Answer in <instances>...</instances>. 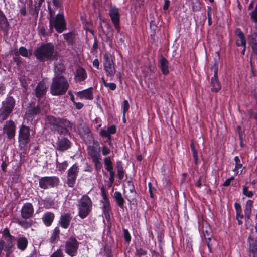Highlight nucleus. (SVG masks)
<instances>
[{"label":"nucleus","instance_id":"obj_1","mask_svg":"<svg viewBox=\"0 0 257 257\" xmlns=\"http://www.w3.org/2000/svg\"><path fill=\"white\" fill-rule=\"evenodd\" d=\"M36 57L41 61L53 60L57 59V54L51 43L44 44L38 48L34 52Z\"/></svg>","mask_w":257,"mask_h":257},{"label":"nucleus","instance_id":"obj_2","mask_svg":"<svg viewBox=\"0 0 257 257\" xmlns=\"http://www.w3.org/2000/svg\"><path fill=\"white\" fill-rule=\"evenodd\" d=\"M46 121L50 124L51 129L57 131L60 134H67L68 132V128L72 127L71 123L66 119L56 118L53 116H48Z\"/></svg>","mask_w":257,"mask_h":257},{"label":"nucleus","instance_id":"obj_3","mask_svg":"<svg viewBox=\"0 0 257 257\" xmlns=\"http://www.w3.org/2000/svg\"><path fill=\"white\" fill-rule=\"evenodd\" d=\"M68 86V83L64 77L57 76L53 78L50 92L53 95H61L66 92Z\"/></svg>","mask_w":257,"mask_h":257},{"label":"nucleus","instance_id":"obj_4","mask_svg":"<svg viewBox=\"0 0 257 257\" xmlns=\"http://www.w3.org/2000/svg\"><path fill=\"white\" fill-rule=\"evenodd\" d=\"M92 207V203L90 198L87 195H83L78 204L79 216L82 219L86 217L91 212Z\"/></svg>","mask_w":257,"mask_h":257},{"label":"nucleus","instance_id":"obj_5","mask_svg":"<svg viewBox=\"0 0 257 257\" xmlns=\"http://www.w3.org/2000/svg\"><path fill=\"white\" fill-rule=\"evenodd\" d=\"M50 28L52 29L54 28L58 33H62L66 29V24L63 15L60 13L54 17L51 11H50Z\"/></svg>","mask_w":257,"mask_h":257},{"label":"nucleus","instance_id":"obj_6","mask_svg":"<svg viewBox=\"0 0 257 257\" xmlns=\"http://www.w3.org/2000/svg\"><path fill=\"white\" fill-rule=\"evenodd\" d=\"M15 106V101L12 97H9L2 102L0 108V118L2 120H5L12 112Z\"/></svg>","mask_w":257,"mask_h":257},{"label":"nucleus","instance_id":"obj_7","mask_svg":"<svg viewBox=\"0 0 257 257\" xmlns=\"http://www.w3.org/2000/svg\"><path fill=\"white\" fill-rule=\"evenodd\" d=\"M79 246V243L73 237H70L66 242L65 252L71 257L76 255Z\"/></svg>","mask_w":257,"mask_h":257},{"label":"nucleus","instance_id":"obj_8","mask_svg":"<svg viewBox=\"0 0 257 257\" xmlns=\"http://www.w3.org/2000/svg\"><path fill=\"white\" fill-rule=\"evenodd\" d=\"M104 69L108 77H113L115 74L114 64L111 56H104Z\"/></svg>","mask_w":257,"mask_h":257},{"label":"nucleus","instance_id":"obj_9","mask_svg":"<svg viewBox=\"0 0 257 257\" xmlns=\"http://www.w3.org/2000/svg\"><path fill=\"white\" fill-rule=\"evenodd\" d=\"M58 179L56 177H45L39 181V186L43 189L54 187L58 183Z\"/></svg>","mask_w":257,"mask_h":257},{"label":"nucleus","instance_id":"obj_10","mask_svg":"<svg viewBox=\"0 0 257 257\" xmlns=\"http://www.w3.org/2000/svg\"><path fill=\"white\" fill-rule=\"evenodd\" d=\"M30 140V129L28 127L23 125L19 132V141L20 143L24 145L27 144Z\"/></svg>","mask_w":257,"mask_h":257},{"label":"nucleus","instance_id":"obj_11","mask_svg":"<svg viewBox=\"0 0 257 257\" xmlns=\"http://www.w3.org/2000/svg\"><path fill=\"white\" fill-rule=\"evenodd\" d=\"M78 170V166L74 165L68 171L67 183L70 187L74 186Z\"/></svg>","mask_w":257,"mask_h":257},{"label":"nucleus","instance_id":"obj_12","mask_svg":"<svg viewBox=\"0 0 257 257\" xmlns=\"http://www.w3.org/2000/svg\"><path fill=\"white\" fill-rule=\"evenodd\" d=\"M21 216L24 219H28L32 217L34 214V208L30 203H26L23 205L21 210Z\"/></svg>","mask_w":257,"mask_h":257},{"label":"nucleus","instance_id":"obj_13","mask_svg":"<svg viewBox=\"0 0 257 257\" xmlns=\"http://www.w3.org/2000/svg\"><path fill=\"white\" fill-rule=\"evenodd\" d=\"M4 131L9 139L13 138L15 135L16 125L12 121H7L4 127Z\"/></svg>","mask_w":257,"mask_h":257},{"label":"nucleus","instance_id":"obj_14","mask_svg":"<svg viewBox=\"0 0 257 257\" xmlns=\"http://www.w3.org/2000/svg\"><path fill=\"white\" fill-rule=\"evenodd\" d=\"M211 86L213 92H217L221 89V86L218 79L217 69H215L214 76L212 77Z\"/></svg>","mask_w":257,"mask_h":257},{"label":"nucleus","instance_id":"obj_15","mask_svg":"<svg viewBox=\"0 0 257 257\" xmlns=\"http://www.w3.org/2000/svg\"><path fill=\"white\" fill-rule=\"evenodd\" d=\"M110 16L111 20L116 29L119 28V15L118 9L116 8H112L110 11Z\"/></svg>","mask_w":257,"mask_h":257},{"label":"nucleus","instance_id":"obj_16","mask_svg":"<svg viewBox=\"0 0 257 257\" xmlns=\"http://www.w3.org/2000/svg\"><path fill=\"white\" fill-rule=\"evenodd\" d=\"M77 96L80 99L91 100L93 99L92 88H89L84 90L77 92Z\"/></svg>","mask_w":257,"mask_h":257},{"label":"nucleus","instance_id":"obj_17","mask_svg":"<svg viewBox=\"0 0 257 257\" xmlns=\"http://www.w3.org/2000/svg\"><path fill=\"white\" fill-rule=\"evenodd\" d=\"M235 33L237 35L236 45L238 46L245 47L246 46V40L242 32L239 29L236 30Z\"/></svg>","mask_w":257,"mask_h":257},{"label":"nucleus","instance_id":"obj_18","mask_svg":"<svg viewBox=\"0 0 257 257\" xmlns=\"http://www.w3.org/2000/svg\"><path fill=\"white\" fill-rule=\"evenodd\" d=\"M9 23L4 13L0 11V30L7 32L9 29Z\"/></svg>","mask_w":257,"mask_h":257},{"label":"nucleus","instance_id":"obj_19","mask_svg":"<svg viewBox=\"0 0 257 257\" xmlns=\"http://www.w3.org/2000/svg\"><path fill=\"white\" fill-rule=\"evenodd\" d=\"M116 132V127L114 125H111L107 130H101L100 134L102 137H106L108 140L111 139V135L114 134Z\"/></svg>","mask_w":257,"mask_h":257},{"label":"nucleus","instance_id":"obj_20","mask_svg":"<svg viewBox=\"0 0 257 257\" xmlns=\"http://www.w3.org/2000/svg\"><path fill=\"white\" fill-rule=\"evenodd\" d=\"M160 67L162 72L163 74L166 75L169 73L170 67L169 66V62L164 57H162L160 60Z\"/></svg>","mask_w":257,"mask_h":257},{"label":"nucleus","instance_id":"obj_21","mask_svg":"<svg viewBox=\"0 0 257 257\" xmlns=\"http://www.w3.org/2000/svg\"><path fill=\"white\" fill-rule=\"evenodd\" d=\"M70 146L69 141L66 138H62L58 142L57 149L60 151L67 150Z\"/></svg>","mask_w":257,"mask_h":257},{"label":"nucleus","instance_id":"obj_22","mask_svg":"<svg viewBox=\"0 0 257 257\" xmlns=\"http://www.w3.org/2000/svg\"><path fill=\"white\" fill-rule=\"evenodd\" d=\"M71 217L69 213H65L61 215L59 223L62 227L67 228L69 225Z\"/></svg>","mask_w":257,"mask_h":257},{"label":"nucleus","instance_id":"obj_23","mask_svg":"<svg viewBox=\"0 0 257 257\" xmlns=\"http://www.w3.org/2000/svg\"><path fill=\"white\" fill-rule=\"evenodd\" d=\"M46 92V87L44 82H40L36 88L35 95L37 97H42Z\"/></svg>","mask_w":257,"mask_h":257},{"label":"nucleus","instance_id":"obj_24","mask_svg":"<svg viewBox=\"0 0 257 257\" xmlns=\"http://www.w3.org/2000/svg\"><path fill=\"white\" fill-rule=\"evenodd\" d=\"M253 203V202L252 200H248L246 203L244 209V217L246 221L249 220L250 217Z\"/></svg>","mask_w":257,"mask_h":257},{"label":"nucleus","instance_id":"obj_25","mask_svg":"<svg viewBox=\"0 0 257 257\" xmlns=\"http://www.w3.org/2000/svg\"><path fill=\"white\" fill-rule=\"evenodd\" d=\"M102 194L103 196V200L101 201V202L103 204V210L105 215H106L108 214L110 210V203L104 190H102Z\"/></svg>","mask_w":257,"mask_h":257},{"label":"nucleus","instance_id":"obj_26","mask_svg":"<svg viewBox=\"0 0 257 257\" xmlns=\"http://www.w3.org/2000/svg\"><path fill=\"white\" fill-rule=\"evenodd\" d=\"M87 77L85 70L82 68H80L76 71L75 74V79L77 81H82L84 80Z\"/></svg>","mask_w":257,"mask_h":257},{"label":"nucleus","instance_id":"obj_27","mask_svg":"<svg viewBox=\"0 0 257 257\" xmlns=\"http://www.w3.org/2000/svg\"><path fill=\"white\" fill-rule=\"evenodd\" d=\"M54 215L51 212H47L45 213L42 217L44 223L46 226H49L51 224L54 219Z\"/></svg>","mask_w":257,"mask_h":257},{"label":"nucleus","instance_id":"obj_28","mask_svg":"<svg viewBox=\"0 0 257 257\" xmlns=\"http://www.w3.org/2000/svg\"><path fill=\"white\" fill-rule=\"evenodd\" d=\"M249 44L253 52L257 54V36L255 34L249 36Z\"/></svg>","mask_w":257,"mask_h":257},{"label":"nucleus","instance_id":"obj_29","mask_svg":"<svg viewBox=\"0 0 257 257\" xmlns=\"http://www.w3.org/2000/svg\"><path fill=\"white\" fill-rule=\"evenodd\" d=\"M234 207L236 212V219L238 222V224L241 225L242 224V221L241 220L243 218V215L242 214V209L241 205L237 203L234 204Z\"/></svg>","mask_w":257,"mask_h":257},{"label":"nucleus","instance_id":"obj_30","mask_svg":"<svg viewBox=\"0 0 257 257\" xmlns=\"http://www.w3.org/2000/svg\"><path fill=\"white\" fill-rule=\"evenodd\" d=\"M13 239H14L13 236L11 237L10 238L9 237V238H5V239L6 240V243L5 242V244H4V246H5L4 250L5 251H6L7 255L9 253H10V252H11L12 248L13 247Z\"/></svg>","mask_w":257,"mask_h":257},{"label":"nucleus","instance_id":"obj_31","mask_svg":"<svg viewBox=\"0 0 257 257\" xmlns=\"http://www.w3.org/2000/svg\"><path fill=\"white\" fill-rule=\"evenodd\" d=\"M17 245L18 248L22 251H24L28 245V240L24 237H21L17 240Z\"/></svg>","mask_w":257,"mask_h":257},{"label":"nucleus","instance_id":"obj_32","mask_svg":"<svg viewBox=\"0 0 257 257\" xmlns=\"http://www.w3.org/2000/svg\"><path fill=\"white\" fill-rule=\"evenodd\" d=\"M114 197L117 205L121 208L123 207L124 200L122 196L121 193L120 192L116 191L114 193Z\"/></svg>","mask_w":257,"mask_h":257},{"label":"nucleus","instance_id":"obj_33","mask_svg":"<svg viewBox=\"0 0 257 257\" xmlns=\"http://www.w3.org/2000/svg\"><path fill=\"white\" fill-rule=\"evenodd\" d=\"M63 36L69 44H72L75 39V35L71 32L64 34Z\"/></svg>","mask_w":257,"mask_h":257},{"label":"nucleus","instance_id":"obj_34","mask_svg":"<svg viewBox=\"0 0 257 257\" xmlns=\"http://www.w3.org/2000/svg\"><path fill=\"white\" fill-rule=\"evenodd\" d=\"M17 223L21 227L24 228H27L31 226L33 221L31 220H19L17 221Z\"/></svg>","mask_w":257,"mask_h":257},{"label":"nucleus","instance_id":"obj_35","mask_svg":"<svg viewBox=\"0 0 257 257\" xmlns=\"http://www.w3.org/2000/svg\"><path fill=\"white\" fill-rule=\"evenodd\" d=\"M60 230L58 228L56 227L54 229L53 234L50 238V241L54 243L59 238Z\"/></svg>","mask_w":257,"mask_h":257},{"label":"nucleus","instance_id":"obj_36","mask_svg":"<svg viewBox=\"0 0 257 257\" xmlns=\"http://www.w3.org/2000/svg\"><path fill=\"white\" fill-rule=\"evenodd\" d=\"M104 165L106 169L109 172L113 170L112 163L109 157L104 159Z\"/></svg>","mask_w":257,"mask_h":257},{"label":"nucleus","instance_id":"obj_37","mask_svg":"<svg viewBox=\"0 0 257 257\" xmlns=\"http://www.w3.org/2000/svg\"><path fill=\"white\" fill-rule=\"evenodd\" d=\"M88 153L92 157V160L101 157L99 153L93 148H89Z\"/></svg>","mask_w":257,"mask_h":257},{"label":"nucleus","instance_id":"obj_38","mask_svg":"<svg viewBox=\"0 0 257 257\" xmlns=\"http://www.w3.org/2000/svg\"><path fill=\"white\" fill-rule=\"evenodd\" d=\"M101 159V158L100 157L96 159L95 158V159L92 160L94 164L95 169L98 172L102 168V165L100 162Z\"/></svg>","mask_w":257,"mask_h":257},{"label":"nucleus","instance_id":"obj_39","mask_svg":"<svg viewBox=\"0 0 257 257\" xmlns=\"http://www.w3.org/2000/svg\"><path fill=\"white\" fill-rule=\"evenodd\" d=\"M19 53L21 56H22L23 57H29V53H28V50L24 47H21L19 48Z\"/></svg>","mask_w":257,"mask_h":257},{"label":"nucleus","instance_id":"obj_40","mask_svg":"<svg viewBox=\"0 0 257 257\" xmlns=\"http://www.w3.org/2000/svg\"><path fill=\"white\" fill-rule=\"evenodd\" d=\"M191 151H192L193 156L194 159L195 160V163H197V161H198L197 152V151L196 150L194 145L193 143H192L191 145Z\"/></svg>","mask_w":257,"mask_h":257},{"label":"nucleus","instance_id":"obj_41","mask_svg":"<svg viewBox=\"0 0 257 257\" xmlns=\"http://www.w3.org/2000/svg\"><path fill=\"white\" fill-rule=\"evenodd\" d=\"M129 107H130V104H129L128 101L125 100L123 101V114L124 116L126 112L128 111Z\"/></svg>","mask_w":257,"mask_h":257},{"label":"nucleus","instance_id":"obj_42","mask_svg":"<svg viewBox=\"0 0 257 257\" xmlns=\"http://www.w3.org/2000/svg\"><path fill=\"white\" fill-rule=\"evenodd\" d=\"M243 193L244 195L251 197L253 195V193L251 191H248V188L246 187H244L243 188Z\"/></svg>","mask_w":257,"mask_h":257},{"label":"nucleus","instance_id":"obj_43","mask_svg":"<svg viewBox=\"0 0 257 257\" xmlns=\"http://www.w3.org/2000/svg\"><path fill=\"white\" fill-rule=\"evenodd\" d=\"M104 86L108 87L111 90H114L116 89V84L114 83L104 82Z\"/></svg>","mask_w":257,"mask_h":257},{"label":"nucleus","instance_id":"obj_44","mask_svg":"<svg viewBox=\"0 0 257 257\" xmlns=\"http://www.w3.org/2000/svg\"><path fill=\"white\" fill-rule=\"evenodd\" d=\"M123 235L126 242H129L131 240V236L128 231L126 229H123Z\"/></svg>","mask_w":257,"mask_h":257},{"label":"nucleus","instance_id":"obj_45","mask_svg":"<svg viewBox=\"0 0 257 257\" xmlns=\"http://www.w3.org/2000/svg\"><path fill=\"white\" fill-rule=\"evenodd\" d=\"M248 242L250 245V248L252 246V250H253V251L256 250L257 249L256 245L254 243L253 239L251 238L250 237H249L248 238Z\"/></svg>","mask_w":257,"mask_h":257},{"label":"nucleus","instance_id":"obj_46","mask_svg":"<svg viewBox=\"0 0 257 257\" xmlns=\"http://www.w3.org/2000/svg\"><path fill=\"white\" fill-rule=\"evenodd\" d=\"M3 236L5 238H10L11 237H13L9 233V230L7 228H6L4 229L3 231Z\"/></svg>","mask_w":257,"mask_h":257},{"label":"nucleus","instance_id":"obj_47","mask_svg":"<svg viewBox=\"0 0 257 257\" xmlns=\"http://www.w3.org/2000/svg\"><path fill=\"white\" fill-rule=\"evenodd\" d=\"M109 174H110L109 180V181L111 182V185H112L114 181L115 174L113 170L111 171H109Z\"/></svg>","mask_w":257,"mask_h":257},{"label":"nucleus","instance_id":"obj_48","mask_svg":"<svg viewBox=\"0 0 257 257\" xmlns=\"http://www.w3.org/2000/svg\"><path fill=\"white\" fill-rule=\"evenodd\" d=\"M250 15L251 19L255 22L257 26V11H253Z\"/></svg>","mask_w":257,"mask_h":257},{"label":"nucleus","instance_id":"obj_49","mask_svg":"<svg viewBox=\"0 0 257 257\" xmlns=\"http://www.w3.org/2000/svg\"><path fill=\"white\" fill-rule=\"evenodd\" d=\"M50 257H62V253L61 250H58L54 252Z\"/></svg>","mask_w":257,"mask_h":257},{"label":"nucleus","instance_id":"obj_50","mask_svg":"<svg viewBox=\"0 0 257 257\" xmlns=\"http://www.w3.org/2000/svg\"><path fill=\"white\" fill-rule=\"evenodd\" d=\"M118 176L119 179H122L124 176L123 169H120L117 170Z\"/></svg>","mask_w":257,"mask_h":257},{"label":"nucleus","instance_id":"obj_51","mask_svg":"<svg viewBox=\"0 0 257 257\" xmlns=\"http://www.w3.org/2000/svg\"><path fill=\"white\" fill-rule=\"evenodd\" d=\"M234 179V177H231L229 178H228L226 180V181L224 182L223 185L224 186H228L230 185L231 182Z\"/></svg>","mask_w":257,"mask_h":257},{"label":"nucleus","instance_id":"obj_52","mask_svg":"<svg viewBox=\"0 0 257 257\" xmlns=\"http://www.w3.org/2000/svg\"><path fill=\"white\" fill-rule=\"evenodd\" d=\"M242 167V164L240 163L236 164V166L235 168L233 170L234 172H236V174L238 173V170L241 169Z\"/></svg>","mask_w":257,"mask_h":257},{"label":"nucleus","instance_id":"obj_53","mask_svg":"<svg viewBox=\"0 0 257 257\" xmlns=\"http://www.w3.org/2000/svg\"><path fill=\"white\" fill-rule=\"evenodd\" d=\"M40 112V108L38 106L34 108L33 109L31 110V114H37L39 113Z\"/></svg>","mask_w":257,"mask_h":257},{"label":"nucleus","instance_id":"obj_54","mask_svg":"<svg viewBox=\"0 0 257 257\" xmlns=\"http://www.w3.org/2000/svg\"><path fill=\"white\" fill-rule=\"evenodd\" d=\"M110 153V150L105 146L102 148V154L103 155H106Z\"/></svg>","mask_w":257,"mask_h":257},{"label":"nucleus","instance_id":"obj_55","mask_svg":"<svg viewBox=\"0 0 257 257\" xmlns=\"http://www.w3.org/2000/svg\"><path fill=\"white\" fill-rule=\"evenodd\" d=\"M170 1L169 0H165L164 5L163 6V9L164 10H167L169 6Z\"/></svg>","mask_w":257,"mask_h":257},{"label":"nucleus","instance_id":"obj_56","mask_svg":"<svg viewBox=\"0 0 257 257\" xmlns=\"http://www.w3.org/2000/svg\"><path fill=\"white\" fill-rule=\"evenodd\" d=\"M93 65L96 68L99 69V61H98V60L97 59H95L93 61Z\"/></svg>","mask_w":257,"mask_h":257},{"label":"nucleus","instance_id":"obj_57","mask_svg":"<svg viewBox=\"0 0 257 257\" xmlns=\"http://www.w3.org/2000/svg\"><path fill=\"white\" fill-rule=\"evenodd\" d=\"M75 105V107L78 109H80L83 106V104L81 102H74V103Z\"/></svg>","mask_w":257,"mask_h":257},{"label":"nucleus","instance_id":"obj_58","mask_svg":"<svg viewBox=\"0 0 257 257\" xmlns=\"http://www.w3.org/2000/svg\"><path fill=\"white\" fill-rule=\"evenodd\" d=\"M5 241L4 240H0V255L1 254L2 250H4Z\"/></svg>","mask_w":257,"mask_h":257},{"label":"nucleus","instance_id":"obj_59","mask_svg":"<svg viewBox=\"0 0 257 257\" xmlns=\"http://www.w3.org/2000/svg\"><path fill=\"white\" fill-rule=\"evenodd\" d=\"M116 167L117 170L123 168L122 163L120 161H117L116 162Z\"/></svg>","mask_w":257,"mask_h":257},{"label":"nucleus","instance_id":"obj_60","mask_svg":"<svg viewBox=\"0 0 257 257\" xmlns=\"http://www.w3.org/2000/svg\"><path fill=\"white\" fill-rule=\"evenodd\" d=\"M68 94L70 96V99H71V100L73 102V103H74V102H75V100H74L75 99H74V95L71 93V92H69Z\"/></svg>","mask_w":257,"mask_h":257},{"label":"nucleus","instance_id":"obj_61","mask_svg":"<svg viewBox=\"0 0 257 257\" xmlns=\"http://www.w3.org/2000/svg\"><path fill=\"white\" fill-rule=\"evenodd\" d=\"M196 186L198 187H201V179L199 178V180L197 181L196 183Z\"/></svg>","mask_w":257,"mask_h":257},{"label":"nucleus","instance_id":"obj_62","mask_svg":"<svg viewBox=\"0 0 257 257\" xmlns=\"http://www.w3.org/2000/svg\"><path fill=\"white\" fill-rule=\"evenodd\" d=\"M234 161H235L236 164L240 163L239 158L238 156L235 157Z\"/></svg>","mask_w":257,"mask_h":257},{"label":"nucleus","instance_id":"obj_63","mask_svg":"<svg viewBox=\"0 0 257 257\" xmlns=\"http://www.w3.org/2000/svg\"><path fill=\"white\" fill-rule=\"evenodd\" d=\"M54 5L56 6H57L59 4L60 0H53Z\"/></svg>","mask_w":257,"mask_h":257},{"label":"nucleus","instance_id":"obj_64","mask_svg":"<svg viewBox=\"0 0 257 257\" xmlns=\"http://www.w3.org/2000/svg\"><path fill=\"white\" fill-rule=\"evenodd\" d=\"M253 2H251L250 3V4H249V6H248V9H252V8H253Z\"/></svg>","mask_w":257,"mask_h":257}]
</instances>
